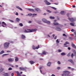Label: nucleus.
I'll use <instances>...</instances> for the list:
<instances>
[{"instance_id": "56", "label": "nucleus", "mask_w": 76, "mask_h": 76, "mask_svg": "<svg viewBox=\"0 0 76 76\" xmlns=\"http://www.w3.org/2000/svg\"><path fill=\"white\" fill-rule=\"evenodd\" d=\"M68 50H70V47H68Z\"/></svg>"}, {"instance_id": "43", "label": "nucleus", "mask_w": 76, "mask_h": 76, "mask_svg": "<svg viewBox=\"0 0 76 76\" xmlns=\"http://www.w3.org/2000/svg\"><path fill=\"white\" fill-rule=\"evenodd\" d=\"M57 63L58 64H60V62L59 61H58Z\"/></svg>"}, {"instance_id": "34", "label": "nucleus", "mask_w": 76, "mask_h": 76, "mask_svg": "<svg viewBox=\"0 0 76 76\" xmlns=\"http://www.w3.org/2000/svg\"><path fill=\"white\" fill-rule=\"evenodd\" d=\"M52 7V9H53L54 10H56V8L55 7Z\"/></svg>"}, {"instance_id": "55", "label": "nucleus", "mask_w": 76, "mask_h": 76, "mask_svg": "<svg viewBox=\"0 0 76 76\" xmlns=\"http://www.w3.org/2000/svg\"><path fill=\"white\" fill-rule=\"evenodd\" d=\"M54 39H57V36H56L55 37H54Z\"/></svg>"}, {"instance_id": "36", "label": "nucleus", "mask_w": 76, "mask_h": 76, "mask_svg": "<svg viewBox=\"0 0 76 76\" xmlns=\"http://www.w3.org/2000/svg\"><path fill=\"white\" fill-rule=\"evenodd\" d=\"M9 20L10 22H12V23L14 22V21L12 20Z\"/></svg>"}, {"instance_id": "38", "label": "nucleus", "mask_w": 76, "mask_h": 76, "mask_svg": "<svg viewBox=\"0 0 76 76\" xmlns=\"http://www.w3.org/2000/svg\"><path fill=\"white\" fill-rule=\"evenodd\" d=\"M12 70V68H9L8 69L9 70Z\"/></svg>"}, {"instance_id": "5", "label": "nucleus", "mask_w": 76, "mask_h": 76, "mask_svg": "<svg viewBox=\"0 0 76 76\" xmlns=\"http://www.w3.org/2000/svg\"><path fill=\"white\" fill-rule=\"evenodd\" d=\"M7 26V24H6V23L4 22H2V26L3 27H6Z\"/></svg>"}, {"instance_id": "4", "label": "nucleus", "mask_w": 76, "mask_h": 76, "mask_svg": "<svg viewBox=\"0 0 76 76\" xmlns=\"http://www.w3.org/2000/svg\"><path fill=\"white\" fill-rule=\"evenodd\" d=\"M68 19L69 20H70V21H71V22H74V21H75V20L73 18H71L69 17L68 18Z\"/></svg>"}, {"instance_id": "48", "label": "nucleus", "mask_w": 76, "mask_h": 76, "mask_svg": "<svg viewBox=\"0 0 76 76\" xmlns=\"http://www.w3.org/2000/svg\"><path fill=\"white\" fill-rule=\"evenodd\" d=\"M37 15V14H33V15L34 16H36V15Z\"/></svg>"}, {"instance_id": "45", "label": "nucleus", "mask_w": 76, "mask_h": 76, "mask_svg": "<svg viewBox=\"0 0 76 76\" xmlns=\"http://www.w3.org/2000/svg\"><path fill=\"white\" fill-rule=\"evenodd\" d=\"M11 51L10 50H8L7 51V53H10Z\"/></svg>"}, {"instance_id": "19", "label": "nucleus", "mask_w": 76, "mask_h": 76, "mask_svg": "<svg viewBox=\"0 0 76 76\" xmlns=\"http://www.w3.org/2000/svg\"><path fill=\"white\" fill-rule=\"evenodd\" d=\"M47 66H51V63L50 62L48 63V64H47Z\"/></svg>"}, {"instance_id": "22", "label": "nucleus", "mask_w": 76, "mask_h": 76, "mask_svg": "<svg viewBox=\"0 0 76 76\" xmlns=\"http://www.w3.org/2000/svg\"><path fill=\"white\" fill-rule=\"evenodd\" d=\"M4 53V51L2 50L0 53V55L1 54H3Z\"/></svg>"}, {"instance_id": "10", "label": "nucleus", "mask_w": 76, "mask_h": 76, "mask_svg": "<svg viewBox=\"0 0 76 76\" xmlns=\"http://www.w3.org/2000/svg\"><path fill=\"white\" fill-rule=\"evenodd\" d=\"M27 10H29V11H31V12H34V10L32 9L28 8Z\"/></svg>"}, {"instance_id": "30", "label": "nucleus", "mask_w": 76, "mask_h": 76, "mask_svg": "<svg viewBox=\"0 0 76 76\" xmlns=\"http://www.w3.org/2000/svg\"><path fill=\"white\" fill-rule=\"evenodd\" d=\"M70 25H71V26H74V24H73L72 23H70Z\"/></svg>"}, {"instance_id": "40", "label": "nucleus", "mask_w": 76, "mask_h": 76, "mask_svg": "<svg viewBox=\"0 0 76 76\" xmlns=\"http://www.w3.org/2000/svg\"><path fill=\"white\" fill-rule=\"evenodd\" d=\"M61 51V50H58V52L59 53H60Z\"/></svg>"}, {"instance_id": "17", "label": "nucleus", "mask_w": 76, "mask_h": 76, "mask_svg": "<svg viewBox=\"0 0 76 76\" xmlns=\"http://www.w3.org/2000/svg\"><path fill=\"white\" fill-rule=\"evenodd\" d=\"M41 54V55H46V52L45 51H43Z\"/></svg>"}, {"instance_id": "42", "label": "nucleus", "mask_w": 76, "mask_h": 76, "mask_svg": "<svg viewBox=\"0 0 76 76\" xmlns=\"http://www.w3.org/2000/svg\"><path fill=\"white\" fill-rule=\"evenodd\" d=\"M3 69H0V73H1L2 72H3Z\"/></svg>"}, {"instance_id": "13", "label": "nucleus", "mask_w": 76, "mask_h": 76, "mask_svg": "<svg viewBox=\"0 0 76 76\" xmlns=\"http://www.w3.org/2000/svg\"><path fill=\"white\" fill-rule=\"evenodd\" d=\"M29 63L31 64H34V63H35V62L33 61H31L29 62Z\"/></svg>"}, {"instance_id": "15", "label": "nucleus", "mask_w": 76, "mask_h": 76, "mask_svg": "<svg viewBox=\"0 0 76 76\" xmlns=\"http://www.w3.org/2000/svg\"><path fill=\"white\" fill-rule=\"evenodd\" d=\"M66 13L64 12V11H62L61 12V15H64Z\"/></svg>"}, {"instance_id": "37", "label": "nucleus", "mask_w": 76, "mask_h": 76, "mask_svg": "<svg viewBox=\"0 0 76 76\" xmlns=\"http://www.w3.org/2000/svg\"><path fill=\"white\" fill-rule=\"evenodd\" d=\"M28 15L29 16H32V14L31 13H30V14H28Z\"/></svg>"}, {"instance_id": "32", "label": "nucleus", "mask_w": 76, "mask_h": 76, "mask_svg": "<svg viewBox=\"0 0 76 76\" xmlns=\"http://www.w3.org/2000/svg\"><path fill=\"white\" fill-rule=\"evenodd\" d=\"M61 56H63L64 55H65V53H61Z\"/></svg>"}, {"instance_id": "51", "label": "nucleus", "mask_w": 76, "mask_h": 76, "mask_svg": "<svg viewBox=\"0 0 76 76\" xmlns=\"http://www.w3.org/2000/svg\"><path fill=\"white\" fill-rule=\"evenodd\" d=\"M63 36H66V34H63Z\"/></svg>"}, {"instance_id": "14", "label": "nucleus", "mask_w": 76, "mask_h": 76, "mask_svg": "<svg viewBox=\"0 0 76 76\" xmlns=\"http://www.w3.org/2000/svg\"><path fill=\"white\" fill-rule=\"evenodd\" d=\"M42 21L44 22L45 23V22H47V20L45 18H42Z\"/></svg>"}, {"instance_id": "39", "label": "nucleus", "mask_w": 76, "mask_h": 76, "mask_svg": "<svg viewBox=\"0 0 76 76\" xmlns=\"http://www.w3.org/2000/svg\"><path fill=\"white\" fill-rule=\"evenodd\" d=\"M71 32H75V30L73 29H72L71 30Z\"/></svg>"}, {"instance_id": "53", "label": "nucleus", "mask_w": 76, "mask_h": 76, "mask_svg": "<svg viewBox=\"0 0 76 76\" xmlns=\"http://www.w3.org/2000/svg\"><path fill=\"white\" fill-rule=\"evenodd\" d=\"M16 8H18V9H19V8H20V7H19L18 6H17L16 7Z\"/></svg>"}, {"instance_id": "31", "label": "nucleus", "mask_w": 76, "mask_h": 76, "mask_svg": "<svg viewBox=\"0 0 76 76\" xmlns=\"http://www.w3.org/2000/svg\"><path fill=\"white\" fill-rule=\"evenodd\" d=\"M36 11H37V12H38V11H39V9L38 8H37L36 9Z\"/></svg>"}, {"instance_id": "1", "label": "nucleus", "mask_w": 76, "mask_h": 76, "mask_svg": "<svg viewBox=\"0 0 76 76\" xmlns=\"http://www.w3.org/2000/svg\"><path fill=\"white\" fill-rule=\"evenodd\" d=\"M37 29L36 28L34 29H26L25 30L24 32L26 33H28V32H35V31H37Z\"/></svg>"}, {"instance_id": "12", "label": "nucleus", "mask_w": 76, "mask_h": 76, "mask_svg": "<svg viewBox=\"0 0 76 76\" xmlns=\"http://www.w3.org/2000/svg\"><path fill=\"white\" fill-rule=\"evenodd\" d=\"M21 37L22 39H24L25 38V36L23 34H22Z\"/></svg>"}, {"instance_id": "64", "label": "nucleus", "mask_w": 76, "mask_h": 76, "mask_svg": "<svg viewBox=\"0 0 76 76\" xmlns=\"http://www.w3.org/2000/svg\"><path fill=\"white\" fill-rule=\"evenodd\" d=\"M73 7L74 8H75V7H76L74 5V6H73Z\"/></svg>"}, {"instance_id": "24", "label": "nucleus", "mask_w": 76, "mask_h": 76, "mask_svg": "<svg viewBox=\"0 0 76 76\" xmlns=\"http://www.w3.org/2000/svg\"><path fill=\"white\" fill-rule=\"evenodd\" d=\"M55 18L54 17L50 16V18L51 19H54Z\"/></svg>"}, {"instance_id": "23", "label": "nucleus", "mask_w": 76, "mask_h": 76, "mask_svg": "<svg viewBox=\"0 0 76 76\" xmlns=\"http://www.w3.org/2000/svg\"><path fill=\"white\" fill-rule=\"evenodd\" d=\"M18 60H19L18 59V57H16L15 58V61H18Z\"/></svg>"}, {"instance_id": "26", "label": "nucleus", "mask_w": 76, "mask_h": 76, "mask_svg": "<svg viewBox=\"0 0 76 76\" xmlns=\"http://www.w3.org/2000/svg\"><path fill=\"white\" fill-rule=\"evenodd\" d=\"M45 23H48V24H50V22L48 21H47V20L46 22Z\"/></svg>"}, {"instance_id": "46", "label": "nucleus", "mask_w": 76, "mask_h": 76, "mask_svg": "<svg viewBox=\"0 0 76 76\" xmlns=\"http://www.w3.org/2000/svg\"><path fill=\"white\" fill-rule=\"evenodd\" d=\"M74 54H76V50H74Z\"/></svg>"}, {"instance_id": "59", "label": "nucleus", "mask_w": 76, "mask_h": 76, "mask_svg": "<svg viewBox=\"0 0 76 76\" xmlns=\"http://www.w3.org/2000/svg\"><path fill=\"white\" fill-rule=\"evenodd\" d=\"M70 38L71 39H73V38H72V37H70Z\"/></svg>"}, {"instance_id": "28", "label": "nucleus", "mask_w": 76, "mask_h": 76, "mask_svg": "<svg viewBox=\"0 0 76 76\" xmlns=\"http://www.w3.org/2000/svg\"><path fill=\"white\" fill-rule=\"evenodd\" d=\"M74 55H73V53H72L71 55V57L72 58H73V56H74Z\"/></svg>"}, {"instance_id": "25", "label": "nucleus", "mask_w": 76, "mask_h": 76, "mask_svg": "<svg viewBox=\"0 0 76 76\" xmlns=\"http://www.w3.org/2000/svg\"><path fill=\"white\" fill-rule=\"evenodd\" d=\"M47 12H48V13H51V11L50 10H46Z\"/></svg>"}, {"instance_id": "3", "label": "nucleus", "mask_w": 76, "mask_h": 76, "mask_svg": "<svg viewBox=\"0 0 76 76\" xmlns=\"http://www.w3.org/2000/svg\"><path fill=\"white\" fill-rule=\"evenodd\" d=\"M53 24L55 25H58V27H60L61 26V25L59 24V23L57 22H55L53 23Z\"/></svg>"}, {"instance_id": "52", "label": "nucleus", "mask_w": 76, "mask_h": 76, "mask_svg": "<svg viewBox=\"0 0 76 76\" xmlns=\"http://www.w3.org/2000/svg\"><path fill=\"white\" fill-rule=\"evenodd\" d=\"M16 15H17V16L18 15V13L17 12H16V13L15 14Z\"/></svg>"}, {"instance_id": "54", "label": "nucleus", "mask_w": 76, "mask_h": 76, "mask_svg": "<svg viewBox=\"0 0 76 76\" xmlns=\"http://www.w3.org/2000/svg\"><path fill=\"white\" fill-rule=\"evenodd\" d=\"M4 56H5V54H3L2 56V57H3Z\"/></svg>"}, {"instance_id": "44", "label": "nucleus", "mask_w": 76, "mask_h": 76, "mask_svg": "<svg viewBox=\"0 0 76 76\" xmlns=\"http://www.w3.org/2000/svg\"><path fill=\"white\" fill-rule=\"evenodd\" d=\"M57 69L58 70H60V67H57Z\"/></svg>"}, {"instance_id": "49", "label": "nucleus", "mask_w": 76, "mask_h": 76, "mask_svg": "<svg viewBox=\"0 0 76 76\" xmlns=\"http://www.w3.org/2000/svg\"><path fill=\"white\" fill-rule=\"evenodd\" d=\"M54 4H56V5H58V3H55Z\"/></svg>"}, {"instance_id": "50", "label": "nucleus", "mask_w": 76, "mask_h": 76, "mask_svg": "<svg viewBox=\"0 0 76 76\" xmlns=\"http://www.w3.org/2000/svg\"><path fill=\"white\" fill-rule=\"evenodd\" d=\"M19 9H20V10H21V11H22L23 10L22 9V8H20H20H19Z\"/></svg>"}, {"instance_id": "57", "label": "nucleus", "mask_w": 76, "mask_h": 76, "mask_svg": "<svg viewBox=\"0 0 76 76\" xmlns=\"http://www.w3.org/2000/svg\"><path fill=\"white\" fill-rule=\"evenodd\" d=\"M8 55H9V54L8 53L5 54V56H8Z\"/></svg>"}, {"instance_id": "9", "label": "nucleus", "mask_w": 76, "mask_h": 76, "mask_svg": "<svg viewBox=\"0 0 76 76\" xmlns=\"http://www.w3.org/2000/svg\"><path fill=\"white\" fill-rule=\"evenodd\" d=\"M8 61L10 62H12L13 61V59L12 58H10L9 59H8Z\"/></svg>"}, {"instance_id": "16", "label": "nucleus", "mask_w": 76, "mask_h": 76, "mask_svg": "<svg viewBox=\"0 0 76 76\" xmlns=\"http://www.w3.org/2000/svg\"><path fill=\"white\" fill-rule=\"evenodd\" d=\"M68 61H70V62H71V63H72V64H73V63H74V62H73V60H72L69 59L68 60Z\"/></svg>"}, {"instance_id": "47", "label": "nucleus", "mask_w": 76, "mask_h": 76, "mask_svg": "<svg viewBox=\"0 0 76 76\" xmlns=\"http://www.w3.org/2000/svg\"><path fill=\"white\" fill-rule=\"evenodd\" d=\"M75 46V45H74V44H72V47H74Z\"/></svg>"}, {"instance_id": "62", "label": "nucleus", "mask_w": 76, "mask_h": 76, "mask_svg": "<svg viewBox=\"0 0 76 76\" xmlns=\"http://www.w3.org/2000/svg\"><path fill=\"white\" fill-rule=\"evenodd\" d=\"M12 76H14V73H12Z\"/></svg>"}, {"instance_id": "20", "label": "nucleus", "mask_w": 76, "mask_h": 76, "mask_svg": "<svg viewBox=\"0 0 76 76\" xmlns=\"http://www.w3.org/2000/svg\"><path fill=\"white\" fill-rule=\"evenodd\" d=\"M17 76H21V75H20V73L18 72H17Z\"/></svg>"}, {"instance_id": "61", "label": "nucleus", "mask_w": 76, "mask_h": 76, "mask_svg": "<svg viewBox=\"0 0 76 76\" xmlns=\"http://www.w3.org/2000/svg\"><path fill=\"white\" fill-rule=\"evenodd\" d=\"M10 42L11 43H12V44H13V41Z\"/></svg>"}, {"instance_id": "2", "label": "nucleus", "mask_w": 76, "mask_h": 76, "mask_svg": "<svg viewBox=\"0 0 76 76\" xmlns=\"http://www.w3.org/2000/svg\"><path fill=\"white\" fill-rule=\"evenodd\" d=\"M9 44H10V43L9 42H5L4 44V47L5 49H7L9 47Z\"/></svg>"}, {"instance_id": "8", "label": "nucleus", "mask_w": 76, "mask_h": 76, "mask_svg": "<svg viewBox=\"0 0 76 76\" xmlns=\"http://www.w3.org/2000/svg\"><path fill=\"white\" fill-rule=\"evenodd\" d=\"M56 30V31H61V28H58V27H56L55 28Z\"/></svg>"}, {"instance_id": "7", "label": "nucleus", "mask_w": 76, "mask_h": 76, "mask_svg": "<svg viewBox=\"0 0 76 76\" xmlns=\"http://www.w3.org/2000/svg\"><path fill=\"white\" fill-rule=\"evenodd\" d=\"M69 43L67 42H65V43L64 44V47H68V46L67 45V44H69Z\"/></svg>"}, {"instance_id": "21", "label": "nucleus", "mask_w": 76, "mask_h": 76, "mask_svg": "<svg viewBox=\"0 0 76 76\" xmlns=\"http://www.w3.org/2000/svg\"><path fill=\"white\" fill-rule=\"evenodd\" d=\"M16 20L17 21V22H19V21H20V19H19V18H17L16 19Z\"/></svg>"}, {"instance_id": "63", "label": "nucleus", "mask_w": 76, "mask_h": 76, "mask_svg": "<svg viewBox=\"0 0 76 76\" xmlns=\"http://www.w3.org/2000/svg\"><path fill=\"white\" fill-rule=\"evenodd\" d=\"M68 69H71V67H68Z\"/></svg>"}, {"instance_id": "11", "label": "nucleus", "mask_w": 76, "mask_h": 76, "mask_svg": "<svg viewBox=\"0 0 76 76\" xmlns=\"http://www.w3.org/2000/svg\"><path fill=\"white\" fill-rule=\"evenodd\" d=\"M20 70H21V71H23V70H25L26 69H25L24 68H23V67H20L19 68Z\"/></svg>"}, {"instance_id": "35", "label": "nucleus", "mask_w": 76, "mask_h": 76, "mask_svg": "<svg viewBox=\"0 0 76 76\" xmlns=\"http://www.w3.org/2000/svg\"><path fill=\"white\" fill-rule=\"evenodd\" d=\"M19 25L20 26H23V24H22L21 23H20Z\"/></svg>"}, {"instance_id": "58", "label": "nucleus", "mask_w": 76, "mask_h": 76, "mask_svg": "<svg viewBox=\"0 0 76 76\" xmlns=\"http://www.w3.org/2000/svg\"><path fill=\"white\" fill-rule=\"evenodd\" d=\"M64 75H66V74H64V73H63V74H62V76H64Z\"/></svg>"}, {"instance_id": "41", "label": "nucleus", "mask_w": 76, "mask_h": 76, "mask_svg": "<svg viewBox=\"0 0 76 76\" xmlns=\"http://www.w3.org/2000/svg\"><path fill=\"white\" fill-rule=\"evenodd\" d=\"M70 54L69 53H68L67 55V56H68V57H69V56H70Z\"/></svg>"}, {"instance_id": "6", "label": "nucleus", "mask_w": 76, "mask_h": 76, "mask_svg": "<svg viewBox=\"0 0 76 76\" xmlns=\"http://www.w3.org/2000/svg\"><path fill=\"white\" fill-rule=\"evenodd\" d=\"M44 2H45L46 5H50V4H51V3L49 2H48L47 0H45Z\"/></svg>"}, {"instance_id": "60", "label": "nucleus", "mask_w": 76, "mask_h": 76, "mask_svg": "<svg viewBox=\"0 0 76 76\" xmlns=\"http://www.w3.org/2000/svg\"><path fill=\"white\" fill-rule=\"evenodd\" d=\"M73 48H76V46L75 45L73 47Z\"/></svg>"}, {"instance_id": "27", "label": "nucleus", "mask_w": 76, "mask_h": 76, "mask_svg": "<svg viewBox=\"0 0 76 76\" xmlns=\"http://www.w3.org/2000/svg\"><path fill=\"white\" fill-rule=\"evenodd\" d=\"M39 48V45H38V47H36V49H38V48Z\"/></svg>"}, {"instance_id": "33", "label": "nucleus", "mask_w": 76, "mask_h": 76, "mask_svg": "<svg viewBox=\"0 0 76 76\" xmlns=\"http://www.w3.org/2000/svg\"><path fill=\"white\" fill-rule=\"evenodd\" d=\"M36 48L34 46H33V50H36Z\"/></svg>"}, {"instance_id": "18", "label": "nucleus", "mask_w": 76, "mask_h": 76, "mask_svg": "<svg viewBox=\"0 0 76 76\" xmlns=\"http://www.w3.org/2000/svg\"><path fill=\"white\" fill-rule=\"evenodd\" d=\"M4 75L5 76H9V75L7 73H6L4 74Z\"/></svg>"}, {"instance_id": "29", "label": "nucleus", "mask_w": 76, "mask_h": 76, "mask_svg": "<svg viewBox=\"0 0 76 76\" xmlns=\"http://www.w3.org/2000/svg\"><path fill=\"white\" fill-rule=\"evenodd\" d=\"M56 43H59V41H58V39H57L56 41Z\"/></svg>"}]
</instances>
